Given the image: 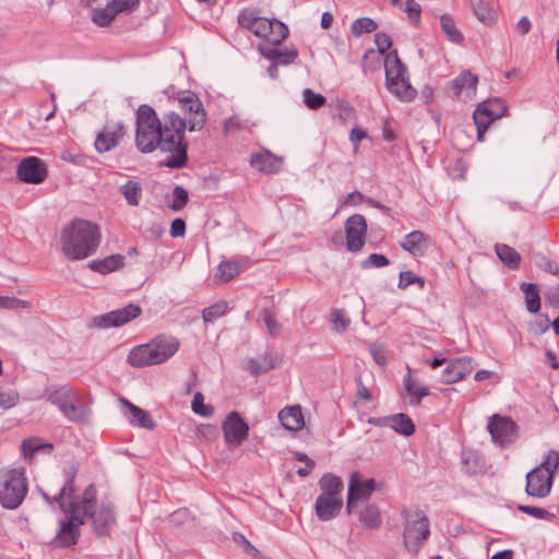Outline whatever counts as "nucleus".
I'll use <instances>...</instances> for the list:
<instances>
[{"label":"nucleus","mask_w":559,"mask_h":559,"mask_svg":"<svg viewBox=\"0 0 559 559\" xmlns=\"http://www.w3.org/2000/svg\"><path fill=\"white\" fill-rule=\"evenodd\" d=\"M141 314V308L134 304H129L117 310L96 316L92 319V326L97 329H109L121 326Z\"/></svg>","instance_id":"obj_9"},{"label":"nucleus","mask_w":559,"mask_h":559,"mask_svg":"<svg viewBox=\"0 0 559 559\" xmlns=\"http://www.w3.org/2000/svg\"><path fill=\"white\" fill-rule=\"evenodd\" d=\"M552 479L551 472L537 466L526 475L525 492L532 497L545 498L551 490Z\"/></svg>","instance_id":"obj_15"},{"label":"nucleus","mask_w":559,"mask_h":559,"mask_svg":"<svg viewBox=\"0 0 559 559\" xmlns=\"http://www.w3.org/2000/svg\"><path fill=\"white\" fill-rule=\"evenodd\" d=\"M246 266V262L222 261L218 265L217 276L223 282H229L237 276Z\"/></svg>","instance_id":"obj_38"},{"label":"nucleus","mask_w":559,"mask_h":559,"mask_svg":"<svg viewBox=\"0 0 559 559\" xmlns=\"http://www.w3.org/2000/svg\"><path fill=\"white\" fill-rule=\"evenodd\" d=\"M120 402L126 407L124 416L132 426L142 427L146 429H154L155 424L151 415L146 411L132 404L127 399L122 397L120 399Z\"/></svg>","instance_id":"obj_22"},{"label":"nucleus","mask_w":559,"mask_h":559,"mask_svg":"<svg viewBox=\"0 0 559 559\" xmlns=\"http://www.w3.org/2000/svg\"><path fill=\"white\" fill-rule=\"evenodd\" d=\"M359 521L361 525L368 530H374L380 527L382 520L379 508L369 503L359 512Z\"/></svg>","instance_id":"obj_33"},{"label":"nucleus","mask_w":559,"mask_h":559,"mask_svg":"<svg viewBox=\"0 0 559 559\" xmlns=\"http://www.w3.org/2000/svg\"><path fill=\"white\" fill-rule=\"evenodd\" d=\"M350 320L344 314L343 310L334 309L331 312V328L337 333H343L347 330Z\"/></svg>","instance_id":"obj_47"},{"label":"nucleus","mask_w":559,"mask_h":559,"mask_svg":"<svg viewBox=\"0 0 559 559\" xmlns=\"http://www.w3.org/2000/svg\"><path fill=\"white\" fill-rule=\"evenodd\" d=\"M173 203L170 204V207L174 211H180L183 209V206L187 204L189 200L188 191L181 187L177 186L173 190Z\"/></svg>","instance_id":"obj_48"},{"label":"nucleus","mask_w":559,"mask_h":559,"mask_svg":"<svg viewBox=\"0 0 559 559\" xmlns=\"http://www.w3.org/2000/svg\"><path fill=\"white\" fill-rule=\"evenodd\" d=\"M430 535L427 516L416 513L415 520L406 522L404 527V545L409 552L417 554Z\"/></svg>","instance_id":"obj_8"},{"label":"nucleus","mask_w":559,"mask_h":559,"mask_svg":"<svg viewBox=\"0 0 559 559\" xmlns=\"http://www.w3.org/2000/svg\"><path fill=\"white\" fill-rule=\"evenodd\" d=\"M227 311V304L225 301H218L210 307H206L202 311V317L204 322H214L222 316H224Z\"/></svg>","instance_id":"obj_43"},{"label":"nucleus","mask_w":559,"mask_h":559,"mask_svg":"<svg viewBox=\"0 0 559 559\" xmlns=\"http://www.w3.org/2000/svg\"><path fill=\"white\" fill-rule=\"evenodd\" d=\"M405 389L407 393L414 399V404L418 405L423 397L429 394V389L424 385H419L415 380L407 378L405 380Z\"/></svg>","instance_id":"obj_42"},{"label":"nucleus","mask_w":559,"mask_h":559,"mask_svg":"<svg viewBox=\"0 0 559 559\" xmlns=\"http://www.w3.org/2000/svg\"><path fill=\"white\" fill-rule=\"evenodd\" d=\"M16 175L23 182L38 185L46 179L47 168L38 157L29 156L20 162Z\"/></svg>","instance_id":"obj_16"},{"label":"nucleus","mask_w":559,"mask_h":559,"mask_svg":"<svg viewBox=\"0 0 559 559\" xmlns=\"http://www.w3.org/2000/svg\"><path fill=\"white\" fill-rule=\"evenodd\" d=\"M547 300L559 308V286L551 287L546 294Z\"/></svg>","instance_id":"obj_64"},{"label":"nucleus","mask_w":559,"mask_h":559,"mask_svg":"<svg viewBox=\"0 0 559 559\" xmlns=\"http://www.w3.org/2000/svg\"><path fill=\"white\" fill-rule=\"evenodd\" d=\"M365 138H367V133L361 129L354 128L350 131L349 140L355 146H357Z\"/></svg>","instance_id":"obj_63"},{"label":"nucleus","mask_w":559,"mask_h":559,"mask_svg":"<svg viewBox=\"0 0 559 559\" xmlns=\"http://www.w3.org/2000/svg\"><path fill=\"white\" fill-rule=\"evenodd\" d=\"M263 321L272 335L276 334L281 328V324L277 322L276 317L269 310L263 311Z\"/></svg>","instance_id":"obj_57"},{"label":"nucleus","mask_w":559,"mask_h":559,"mask_svg":"<svg viewBox=\"0 0 559 559\" xmlns=\"http://www.w3.org/2000/svg\"><path fill=\"white\" fill-rule=\"evenodd\" d=\"M378 24L370 17H359L355 20L350 26L354 36L359 37L366 33H372L377 29Z\"/></svg>","instance_id":"obj_41"},{"label":"nucleus","mask_w":559,"mask_h":559,"mask_svg":"<svg viewBox=\"0 0 559 559\" xmlns=\"http://www.w3.org/2000/svg\"><path fill=\"white\" fill-rule=\"evenodd\" d=\"M302 98H304V103L305 105L309 108V109H312V110H317L319 109L320 107H322L326 99L323 95L321 94H318V93H314L312 90L310 88H305L304 92H302Z\"/></svg>","instance_id":"obj_46"},{"label":"nucleus","mask_w":559,"mask_h":559,"mask_svg":"<svg viewBox=\"0 0 559 559\" xmlns=\"http://www.w3.org/2000/svg\"><path fill=\"white\" fill-rule=\"evenodd\" d=\"M389 427L403 436H411L415 431L414 423L407 415L403 413L390 416Z\"/></svg>","instance_id":"obj_36"},{"label":"nucleus","mask_w":559,"mask_h":559,"mask_svg":"<svg viewBox=\"0 0 559 559\" xmlns=\"http://www.w3.org/2000/svg\"><path fill=\"white\" fill-rule=\"evenodd\" d=\"M531 28H532V23H531V21H530V19H528L527 16H522V17L518 21V23H516V25H515V29H516V32H518L520 35H522V36H524V35H526V34H528V33H530V31H531Z\"/></svg>","instance_id":"obj_60"},{"label":"nucleus","mask_w":559,"mask_h":559,"mask_svg":"<svg viewBox=\"0 0 559 559\" xmlns=\"http://www.w3.org/2000/svg\"><path fill=\"white\" fill-rule=\"evenodd\" d=\"M498 258L511 270H516L521 263L520 253L512 247L504 243L495 246Z\"/></svg>","instance_id":"obj_34"},{"label":"nucleus","mask_w":559,"mask_h":559,"mask_svg":"<svg viewBox=\"0 0 559 559\" xmlns=\"http://www.w3.org/2000/svg\"><path fill=\"white\" fill-rule=\"evenodd\" d=\"M440 25L449 40L455 44H460L463 41L464 37L462 33L456 28L452 17H450L447 14L442 15L440 19Z\"/></svg>","instance_id":"obj_40"},{"label":"nucleus","mask_w":559,"mask_h":559,"mask_svg":"<svg viewBox=\"0 0 559 559\" xmlns=\"http://www.w3.org/2000/svg\"><path fill=\"white\" fill-rule=\"evenodd\" d=\"M343 508V498L319 496L314 503L317 516L321 521H330L336 518Z\"/></svg>","instance_id":"obj_21"},{"label":"nucleus","mask_w":559,"mask_h":559,"mask_svg":"<svg viewBox=\"0 0 559 559\" xmlns=\"http://www.w3.org/2000/svg\"><path fill=\"white\" fill-rule=\"evenodd\" d=\"M61 413L71 421L82 423L87 420L90 411L79 403L78 397L74 394L67 403L66 407L61 409Z\"/></svg>","instance_id":"obj_30"},{"label":"nucleus","mask_w":559,"mask_h":559,"mask_svg":"<svg viewBox=\"0 0 559 559\" xmlns=\"http://www.w3.org/2000/svg\"><path fill=\"white\" fill-rule=\"evenodd\" d=\"M178 102L186 118L175 111H169L159 118L155 109L147 104L140 105L135 111L136 148L143 154L152 153L157 148L169 153L170 156L164 164L173 169L187 165L186 130L200 131L206 122V111L195 94H183Z\"/></svg>","instance_id":"obj_1"},{"label":"nucleus","mask_w":559,"mask_h":559,"mask_svg":"<svg viewBox=\"0 0 559 559\" xmlns=\"http://www.w3.org/2000/svg\"><path fill=\"white\" fill-rule=\"evenodd\" d=\"M41 448H47L49 450L52 449V445L50 443L41 444L37 439H27L24 440L22 443V449L25 454H34L35 452L39 451Z\"/></svg>","instance_id":"obj_54"},{"label":"nucleus","mask_w":559,"mask_h":559,"mask_svg":"<svg viewBox=\"0 0 559 559\" xmlns=\"http://www.w3.org/2000/svg\"><path fill=\"white\" fill-rule=\"evenodd\" d=\"M521 290L525 295V305L527 311L536 313L540 309V297L538 285L533 283H522Z\"/></svg>","instance_id":"obj_35"},{"label":"nucleus","mask_w":559,"mask_h":559,"mask_svg":"<svg viewBox=\"0 0 559 559\" xmlns=\"http://www.w3.org/2000/svg\"><path fill=\"white\" fill-rule=\"evenodd\" d=\"M124 265V257L122 254H111L100 260H93L88 263L91 270L108 274L121 269Z\"/></svg>","instance_id":"obj_28"},{"label":"nucleus","mask_w":559,"mask_h":559,"mask_svg":"<svg viewBox=\"0 0 559 559\" xmlns=\"http://www.w3.org/2000/svg\"><path fill=\"white\" fill-rule=\"evenodd\" d=\"M475 16L485 24H491L495 21V12L488 7V4L479 0L474 4Z\"/></svg>","instance_id":"obj_45"},{"label":"nucleus","mask_w":559,"mask_h":559,"mask_svg":"<svg viewBox=\"0 0 559 559\" xmlns=\"http://www.w3.org/2000/svg\"><path fill=\"white\" fill-rule=\"evenodd\" d=\"M507 111L504 102L500 98H489L477 106L473 114L474 123L477 129L478 141H484L485 133L489 126L501 118Z\"/></svg>","instance_id":"obj_7"},{"label":"nucleus","mask_w":559,"mask_h":559,"mask_svg":"<svg viewBox=\"0 0 559 559\" xmlns=\"http://www.w3.org/2000/svg\"><path fill=\"white\" fill-rule=\"evenodd\" d=\"M319 487L321 493L319 496L332 497V498H342V491L344 488L343 480L341 477L326 473L319 480Z\"/></svg>","instance_id":"obj_27"},{"label":"nucleus","mask_w":559,"mask_h":559,"mask_svg":"<svg viewBox=\"0 0 559 559\" xmlns=\"http://www.w3.org/2000/svg\"><path fill=\"white\" fill-rule=\"evenodd\" d=\"M478 78L471 71L462 72L457 78L450 82V90L459 97L464 91L472 94L476 91Z\"/></svg>","instance_id":"obj_29"},{"label":"nucleus","mask_w":559,"mask_h":559,"mask_svg":"<svg viewBox=\"0 0 559 559\" xmlns=\"http://www.w3.org/2000/svg\"><path fill=\"white\" fill-rule=\"evenodd\" d=\"M518 510L521 512L528 514L533 518L540 519V520H547L552 519L555 515L547 511L546 509L538 508V507H531L526 504H519Z\"/></svg>","instance_id":"obj_50"},{"label":"nucleus","mask_w":559,"mask_h":559,"mask_svg":"<svg viewBox=\"0 0 559 559\" xmlns=\"http://www.w3.org/2000/svg\"><path fill=\"white\" fill-rule=\"evenodd\" d=\"M392 80L385 79L386 87L394 96H396L401 102H412L416 95L417 91L411 85L407 73L404 75H390Z\"/></svg>","instance_id":"obj_20"},{"label":"nucleus","mask_w":559,"mask_h":559,"mask_svg":"<svg viewBox=\"0 0 559 559\" xmlns=\"http://www.w3.org/2000/svg\"><path fill=\"white\" fill-rule=\"evenodd\" d=\"M191 408L195 414L202 417H211L214 413V407L212 405L204 404V396L200 392L194 394Z\"/></svg>","instance_id":"obj_44"},{"label":"nucleus","mask_w":559,"mask_h":559,"mask_svg":"<svg viewBox=\"0 0 559 559\" xmlns=\"http://www.w3.org/2000/svg\"><path fill=\"white\" fill-rule=\"evenodd\" d=\"M87 515L92 518L93 526L97 535H105L116 521L115 512L109 506H104L94 513L91 510Z\"/></svg>","instance_id":"obj_26"},{"label":"nucleus","mask_w":559,"mask_h":559,"mask_svg":"<svg viewBox=\"0 0 559 559\" xmlns=\"http://www.w3.org/2000/svg\"><path fill=\"white\" fill-rule=\"evenodd\" d=\"M559 466V452L556 450L549 451L546 460L538 466L544 468L546 472H551L552 476H555V472Z\"/></svg>","instance_id":"obj_52"},{"label":"nucleus","mask_w":559,"mask_h":559,"mask_svg":"<svg viewBox=\"0 0 559 559\" xmlns=\"http://www.w3.org/2000/svg\"><path fill=\"white\" fill-rule=\"evenodd\" d=\"M376 488V481L370 479L362 480L358 472H354L350 475L348 484L347 513L354 512L356 503L360 500H368Z\"/></svg>","instance_id":"obj_10"},{"label":"nucleus","mask_w":559,"mask_h":559,"mask_svg":"<svg viewBox=\"0 0 559 559\" xmlns=\"http://www.w3.org/2000/svg\"><path fill=\"white\" fill-rule=\"evenodd\" d=\"M66 476V483L63 487L60 489L58 496L53 498L49 497L46 492H41L43 498L49 506H53V503H58L59 508L62 511H66V498H71L75 491L74 489V478L76 476L78 469L74 464H69L63 469Z\"/></svg>","instance_id":"obj_19"},{"label":"nucleus","mask_w":559,"mask_h":559,"mask_svg":"<svg viewBox=\"0 0 559 559\" xmlns=\"http://www.w3.org/2000/svg\"><path fill=\"white\" fill-rule=\"evenodd\" d=\"M223 432L226 443L240 445L249 433V426L237 412H230L223 423Z\"/></svg>","instance_id":"obj_14"},{"label":"nucleus","mask_w":559,"mask_h":559,"mask_svg":"<svg viewBox=\"0 0 559 559\" xmlns=\"http://www.w3.org/2000/svg\"><path fill=\"white\" fill-rule=\"evenodd\" d=\"M429 246V238L420 230H414L404 236L401 247L414 257H423Z\"/></svg>","instance_id":"obj_23"},{"label":"nucleus","mask_w":559,"mask_h":559,"mask_svg":"<svg viewBox=\"0 0 559 559\" xmlns=\"http://www.w3.org/2000/svg\"><path fill=\"white\" fill-rule=\"evenodd\" d=\"M407 73L406 66L401 61L396 51L390 53L385 62V79H391L390 75H404Z\"/></svg>","instance_id":"obj_39"},{"label":"nucleus","mask_w":559,"mask_h":559,"mask_svg":"<svg viewBox=\"0 0 559 559\" xmlns=\"http://www.w3.org/2000/svg\"><path fill=\"white\" fill-rule=\"evenodd\" d=\"M548 329H549V319L547 317L545 319H542L540 321H536L531 326L532 332L535 334L545 333Z\"/></svg>","instance_id":"obj_62"},{"label":"nucleus","mask_w":559,"mask_h":559,"mask_svg":"<svg viewBox=\"0 0 559 559\" xmlns=\"http://www.w3.org/2000/svg\"><path fill=\"white\" fill-rule=\"evenodd\" d=\"M186 231V223L181 218H175L170 226V236L176 237H182Z\"/></svg>","instance_id":"obj_59"},{"label":"nucleus","mask_w":559,"mask_h":559,"mask_svg":"<svg viewBox=\"0 0 559 559\" xmlns=\"http://www.w3.org/2000/svg\"><path fill=\"white\" fill-rule=\"evenodd\" d=\"M365 200V197L359 191L350 192L346 195L343 205H358Z\"/></svg>","instance_id":"obj_61"},{"label":"nucleus","mask_w":559,"mask_h":559,"mask_svg":"<svg viewBox=\"0 0 559 559\" xmlns=\"http://www.w3.org/2000/svg\"><path fill=\"white\" fill-rule=\"evenodd\" d=\"M260 51L267 59L277 60L282 64H290L298 57V51L295 48L282 50L277 48L260 47Z\"/></svg>","instance_id":"obj_32"},{"label":"nucleus","mask_w":559,"mask_h":559,"mask_svg":"<svg viewBox=\"0 0 559 559\" xmlns=\"http://www.w3.org/2000/svg\"><path fill=\"white\" fill-rule=\"evenodd\" d=\"M120 193L131 206H138L142 197V186L134 180H128L120 187Z\"/></svg>","instance_id":"obj_37"},{"label":"nucleus","mask_w":559,"mask_h":559,"mask_svg":"<svg viewBox=\"0 0 559 559\" xmlns=\"http://www.w3.org/2000/svg\"><path fill=\"white\" fill-rule=\"evenodd\" d=\"M126 135V126L121 121H108L97 134L95 148L105 153L116 147Z\"/></svg>","instance_id":"obj_13"},{"label":"nucleus","mask_w":559,"mask_h":559,"mask_svg":"<svg viewBox=\"0 0 559 559\" xmlns=\"http://www.w3.org/2000/svg\"><path fill=\"white\" fill-rule=\"evenodd\" d=\"M515 423L509 417L492 415L488 424V430L492 440L500 445L511 443L515 437Z\"/></svg>","instance_id":"obj_17"},{"label":"nucleus","mask_w":559,"mask_h":559,"mask_svg":"<svg viewBox=\"0 0 559 559\" xmlns=\"http://www.w3.org/2000/svg\"><path fill=\"white\" fill-rule=\"evenodd\" d=\"M180 343L174 336L158 335L151 342L132 348L128 355V362L132 367L141 368L165 362L179 349Z\"/></svg>","instance_id":"obj_4"},{"label":"nucleus","mask_w":559,"mask_h":559,"mask_svg":"<svg viewBox=\"0 0 559 559\" xmlns=\"http://www.w3.org/2000/svg\"><path fill=\"white\" fill-rule=\"evenodd\" d=\"M390 263L389 259L379 253H371L364 262L362 267H382L386 266Z\"/></svg>","instance_id":"obj_53"},{"label":"nucleus","mask_w":559,"mask_h":559,"mask_svg":"<svg viewBox=\"0 0 559 559\" xmlns=\"http://www.w3.org/2000/svg\"><path fill=\"white\" fill-rule=\"evenodd\" d=\"M45 394L47 401L57 406L61 412L75 393L69 386L63 385L60 388H49Z\"/></svg>","instance_id":"obj_31"},{"label":"nucleus","mask_w":559,"mask_h":559,"mask_svg":"<svg viewBox=\"0 0 559 559\" xmlns=\"http://www.w3.org/2000/svg\"><path fill=\"white\" fill-rule=\"evenodd\" d=\"M28 487L24 473L12 469L5 474L4 481L0 488V504L9 510L21 506L27 493Z\"/></svg>","instance_id":"obj_6"},{"label":"nucleus","mask_w":559,"mask_h":559,"mask_svg":"<svg viewBox=\"0 0 559 559\" xmlns=\"http://www.w3.org/2000/svg\"><path fill=\"white\" fill-rule=\"evenodd\" d=\"M282 164V158L273 155L269 151L253 154L250 157V165L259 171L266 174H275L280 171Z\"/></svg>","instance_id":"obj_24"},{"label":"nucleus","mask_w":559,"mask_h":559,"mask_svg":"<svg viewBox=\"0 0 559 559\" xmlns=\"http://www.w3.org/2000/svg\"><path fill=\"white\" fill-rule=\"evenodd\" d=\"M346 247L352 252L361 250L366 242L367 221L361 214H354L345 222Z\"/></svg>","instance_id":"obj_12"},{"label":"nucleus","mask_w":559,"mask_h":559,"mask_svg":"<svg viewBox=\"0 0 559 559\" xmlns=\"http://www.w3.org/2000/svg\"><path fill=\"white\" fill-rule=\"evenodd\" d=\"M282 426L290 431H299L305 426L304 415L299 405L288 406L278 413Z\"/></svg>","instance_id":"obj_25"},{"label":"nucleus","mask_w":559,"mask_h":559,"mask_svg":"<svg viewBox=\"0 0 559 559\" xmlns=\"http://www.w3.org/2000/svg\"><path fill=\"white\" fill-rule=\"evenodd\" d=\"M139 5V0H111L104 8L92 11V21L100 26H107L121 12L130 11Z\"/></svg>","instance_id":"obj_11"},{"label":"nucleus","mask_w":559,"mask_h":559,"mask_svg":"<svg viewBox=\"0 0 559 559\" xmlns=\"http://www.w3.org/2000/svg\"><path fill=\"white\" fill-rule=\"evenodd\" d=\"M405 12L407 13L411 23H413L414 25L419 24L421 7L416 0H406Z\"/></svg>","instance_id":"obj_51"},{"label":"nucleus","mask_w":559,"mask_h":559,"mask_svg":"<svg viewBox=\"0 0 559 559\" xmlns=\"http://www.w3.org/2000/svg\"><path fill=\"white\" fill-rule=\"evenodd\" d=\"M415 273L413 271H402L400 272L399 278V288L405 289L409 285L414 284Z\"/></svg>","instance_id":"obj_58"},{"label":"nucleus","mask_w":559,"mask_h":559,"mask_svg":"<svg viewBox=\"0 0 559 559\" xmlns=\"http://www.w3.org/2000/svg\"><path fill=\"white\" fill-rule=\"evenodd\" d=\"M169 521L177 526L185 525L190 521V514L187 509H179L170 514Z\"/></svg>","instance_id":"obj_56"},{"label":"nucleus","mask_w":559,"mask_h":559,"mask_svg":"<svg viewBox=\"0 0 559 559\" xmlns=\"http://www.w3.org/2000/svg\"><path fill=\"white\" fill-rule=\"evenodd\" d=\"M20 395L15 390H0V408L8 409L19 403Z\"/></svg>","instance_id":"obj_49"},{"label":"nucleus","mask_w":559,"mask_h":559,"mask_svg":"<svg viewBox=\"0 0 559 559\" xmlns=\"http://www.w3.org/2000/svg\"><path fill=\"white\" fill-rule=\"evenodd\" d=\"M96 490L90 485L84 490L82 501H75L74 495L66 498L64 512H70V516L60 521V528L56 536V545L59 547H68L75 545L79 538V526L84 523L85 516L93 509Z\"/></svg>","instance_id":"obj_3"},{"label":"nucleus","mask_w":559,"mask_h":559,"mask_svg":"<svg viewBox=\"0 0 559 559\" xmlns=\"http://www.w3.org/2000/svg\"><path fill=\"white\" fill-rule=\"evenodd\" d=\"M239 25L271 45L281 44L288 35L287 26L277 19H266L254 10L245 9L238 15Z\"/></svg>","instance_id":"obj_5"},{"label":"nucleus","mask_w":559,"mask_h":559,"mask_svg":"<svg viewBox=\"0 0 559 559\" xmlns=\"http://www.w3.org/2000/svg\"><path fill=\"white\" fill-rule=\"evenodd\" d=\"M100 242L99 228L85 219H74L60 236L61 251L72 261L94 254Z\"/></svg>","instance_id":"obj_2"},{"label":"nucleus","mask_w":559,"mask_h":559,"mask_svg":"<svg viewBox=\"0 0 559 559\" xmlns=\"http://www.w3.org/2000/svg\"><path fill=\"white\" fill-rule=\"evenodd\" d=\"M474 369V361L467 356L452 359L441 374V382L445 384L455 383L464 379Z\"/></svg>","instance_id":"obj_18"},{"label":"nucleus","mask_w":559,"mask_h":559,"mask_svg":"<svg viewBox=\"0 0 559 559\" xmlns=\"http://www.w3.org/2000/svg\"><path fill=\"white\" fill-rule=\"evenodd\" d=\"M374 44L380 53H384L392 46L391 37L385 33H377L374 36Z\"/></svg>","instance_id":"obj_55"}]
</instances>
